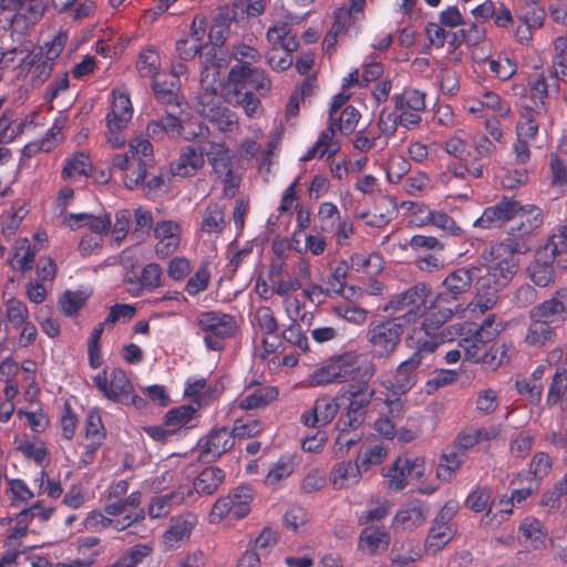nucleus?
Masks as SVG:
<instances>
[{
	"mask_svg": "<svg viewBox=\"0 0 567 567\" xmlns=\"http://www.w3.org/2000/svg\"><path fill=\"white\" fill-rule=\"evenodd\" d=\"M155 252L159 258L173 255L181 243V226L174 220L157 221L154 227Z\"/></svg>",
	"mask_w": 567,
	"mask_h": 567,
	"instance_id": "obj_23",
	"label": "nucleus"
},
{
	"mask_svg": "<svg viewBox=\"0 0 567 567\" xmlns=\"http://www.w3.org/2000/svg\"><path fill=\"white\" fill-rule=\"evenodd\" d=\"M164 105L165 114L162 115L157 121L168 136H179L183 131L182 121L179 118V115L183 113V104L182 102H178Z\"/></svg>",
	"mask_w": 567,
	"mask_h": 567,
	"instance_id": "obj_47",
	"label": "nucleus"
},
{
	"mask_svg": "<svg viewBox=\"0 0 567 567\" xmlns=\"http://www.w3.org/2000/svg\"><path fill=\"white\" fill-rule=\"evenodd\" d=\"M28 213L29 210L24 205H13L10 209L3 212L0 215V227L3 236L9 238L16 235Z\"/></svg>",
	"mask_w": 567,
	"mask_h": 567,
	"instance_id": "obj_48",
	"label": "nucleus"
},
{
	"mask_svg": "<svg viewBox=\"0 0 567 567\" xmlns=\"http://www.w3.org/2000/svg\"><path fill=\"white\" fill-rule=\"evenodd\" d=\"M388 138L389 137H384L379 130L377 133L372 130L362 128L355 133L352 144L357 151L368 153L378 146H380V148L385 147Z\"/></svg>",
	"mask_w": 567,
	"mask_h": 567,
	"instance_id": "obj_50",
	"label": "nucleus"
},
{
	"mask_svg": "<svg viewBox=\"0 0 567 567\" xmlns=\"http://www.w3.org/2000/svg\"><path fill=\"white\" fill-rule=\"evenodd\" d=\"M153 551V547L147 544H136L130 547L112 565L106 567H137Z\"/></svg>",
	"mask_w": 567,
	"mask_h": 567,
	"instance_id": "obj_52",
	"label": "nucleus"
},
{
	"mask_svg": "<svg viewBox=\"0 0 567 567\" xmlns=\"http://www.w3.org/2000/svg\"><path fill=\"white\" fill-rule=\"evenodd\" d=\"M554 54L551 64L557 80H565L567 76V38L557 37L554 42Z\"/></svg>",
	"mask_w": 567,
	"mask_h": 567,
	"instance_id": "obj_61",
	"label": "nucleus"
},
{
	"mask_svg": "<svg viewBox=\"0 0 567 567\" xmlns=\"http://www.w3.org/2000/svg\"><path fill=\"white\" fill-rule=\"evenodd\" d=\"M361 368L359 354L348 351L326 360L309 374L308 381L311 386L346 383L350 379H355Z\"/></svg>",
	"mask_w": 567,
	"mask_h": 567,
	"instance_id": "obj_8",
	"label": "nucleus"
},
{
	"mask_svg": "<svg viewBox=\"0 0 567 567\" xmlns=\"http://www.w3.org/2000/svg\"><path fill=\"white\" fill-rule=\"evenodd\" d=\"M423 555V549L419 543L406 540L401 544L395 543L390 551V560L398 567H413Z\"/></svg>",
	"mask_w": 567,
	"mask_h": 567,
	"instance_id": "obj_35",
	"label": "nucleus"
},
{
	"mask_svg": "<svg viewBox=\"0 0 567 567\" xmlns=\"http://www.w3.org/2000/svg\"><path fill=\"white\" fill-rule=\"evenodd\" d=\"M17 450L21 452L24 457L34 461L39 466H42L49 456L48 449L41 440H22L19 442Z\"/></svg>",
	"mask_w": 567,
	"mask_h": 567,
	"instance_id": "obj_64",
	"label": "nucleus"
},
{
	"mask_svg": "<svg viewBox=\"0 0 567 567\" xmlns=\"http://www.w3.org/2000/svg\"><path fill=\"white\" fill-rule=\"evenodd\" d=\"M192 495V488L188 485H181L175 491L155 496L151 499L147 514L152 518L166 516L174 505L182 504Z\"/></svg>",
	"mask_w": 567,
	"mask_h": 567,
	"instance_id": "obj_27",
	"label": "nucleus"
},
{
	"mask_svg": "<svg viewBox=\"0 0 567 567\" xmlns=\"http://www.w3.org/2000/svg\"><path fill=\"white\" fill-rule=\"evenodd\" d=\"M225 227L224 208L218 203L210 202L203 213L200 230L206 234H220Z\"/></svg>",
	"mask_w": 567,
	"mask_h": 567,
	"instance_id": "obj_46",
	"label": "nucleus"
},
{
	"mask_svg": "<svg viewBox=\"0 0 567 567\" xmlns=\"http://www.w3.org/2000/svg\"><path fill=\"white\" fill-rule=\"evenodd\" d=\"M484 262L486 265L482 267H460L445 277L442 282V290L432 300L430 316L422 321L424 327H427L430 331L435 330L437 332L455 313L463 311L465 308L461 300L471 289L475 279L477 280V295L468 306L472 307L474 312L485 313L488 310H483L482 301L486 298L487 292L493 289L494 282H489V286L483 285V280L488 275L492 266V262Z\"/></svg>",
	"mask_w": 567,
	"mask_h": 567,
	"instance_id": "obj_2",
	"label": "nucleus"
},
{
	"mask_svg": "<svg viewBox=\"0 0 567 567\" xmlns=\"http://www.w3.org/2000/svg\"><path fill=\"white\" fill-rule=\"evenodd\" d=\"M520 202L514 197L503 196L499 202L484 208L482 215L473 221V227L482 229L499 228L514 219Z\"/></svg>",
	"mask_w": 567,
	"mask_h": 567,
	"instance_id": "obj_18",
	"label": "nucleus"
},
{
	"mask_svg": "<svg viewBox=\"0 0 567 567\" xmlns=\"http://www.w3.org/2000/svg\"><path fill=\"white\" fill-rule=\"evenodd\" d=\"M145 515L146 513L144 508H138L133 513L126 514L122 518H112L111 527L116 532L131 529V534H140L141 532H145L146 529L142 524L143 520L145 519Z\"/></svg>",
	"mask_w": 567,
	"mask_h": 567,
	"instance_id": "obj_57",
	"label": "nucleus"
},
{
	"mask_svg": "<svg viewBox=\"0 0 567 567\" xmlns=\"http://www.w3.org/2000/svg\"><path fill=\"white\" fill-rule=\"evenodd\" d=\"M432 293L431 286L425 282H417L406 290L393 295L385 306V310L399 312L396 320L405 327L416 323L421 318L424 320L430 316L432 301L429 305V297Z\"/></svg>",
	"mask_w": 567,
	"mask_h": 567,
	"instance_id": "obj_6",
	"label": "nucleus"
},
{
	"mask_svg": "<svg viewBox=\"0 0 567 567\" xmlns=\"http://www.w3.org/2000/svg\"><path fill=\"white\" fill-rule=\"evenodd\" d=\"M152 79L153 90L157 101L162 104L181 102L176 94V91L178 90L176 76L158 72Z\"/></svg>",
	"mask_w": 567,
	"mask_h": 567,
	"instance_id": "obj_38",
	"label": "nucleus"
},
{
	"mask_svg": "<svg viewBox=\"0 0 567 567\" xmlns=\"http://www.w3.org/2000/svg\"><path fill=\"white\" fill-rule=\"evenodd\" d=\"M235 441L227 426L213 427L197 442L198 460L215 462L234 447Z\"/></svg>",
	"mask_w": 567,
	"mask_h": 567,
	"instance_id": "obj_17",
	"label": "nucleus"
},
{
	"mask_svg": "<svg viewBox=\"0 0 567 567\" xmlns=\"http://www.w3.org/2000/svg\"><path fill=\"white\" fill-rule=\"evenodd\" d=\"M234 441L247 440L259 435L262 432L261 422L254 417L236 419L233 427L229 429Z\"/></svg>",
	"mask_w": 567,
	"mask_h": 567,
	"instance_id": "obj_56",
	"label": "nucleus"
},
{
	"mask_svg": "<svg viewBox=\"0 0 567 567\" xmlns=\"http://www.w3.org/2000/svg\"><path fill=\"white\" fill-rule=\"evenodd\" d=\"M424 471L423 458L400 455L390 465L382 468V475L386 478L390 491L401 492L406 487L410 476L421 477L424 475Z\"/></svg>",
	"mask_w": 567,
	"mask_h": 567,
	"instance_id": "obj_16",
	"label": "nucleus"
},
{
	"mask_svg": "<svg viewBox=\"0 0 567 567\" xmlns=\"http://www.w3.org/2000/svg\"><path fill=\"white\" fill-rule=\"evenodd\" d=\"M92 168L90 156L83 152L76 153L73 157L66 159L65 165L62 169V178H71L76 175L89 176Z\"/></svg>",
	"mask_w": 567,
	"mask_h": 567,
	"instance_id": "obj_59",
	"label": "nucleus"
},
{
	"mask_svg": "<svg viewBox=\"0 0 567 567\" xmlns=\"http://www.w3.org/2000/svg\"><path fill=\"white\" fill-rule=\"evenodd\" d=\"M87 298L89 296L83 291L66 290L59 298L58 305L65 317H73L83 308Z\"/></svg>",
	"mask_w": 567,
	"mask_h": 567,
	"instance_id": "obj_58",
	"label": "nucleus"
},
{
	"mask_svg": "<svg viewBox=\"0 0 567 567\" xmlns=\"http://www.w3.org/2000/svg\"><path fill=\"white\" fill-rule=\"evenodd\" d=\"M351 266L357 271H367L369 274H379L383 269V258L378 252L364 255L354 252L350 257Z\"/></svg>",
	"mask_w": 567,
	"mask_h": 567,
	"instance_id": "obj_60",
	"label": "nucleus"
},
{
	"mask_svg": "<svg viewBox=\"0 0 567 567\" xmlns=\"http://www.w3.org/2000/svg\"><path fill=\"white\" fill-rule=\"evenodd\" d=\"M530 279L538 287H548L555 281V268L551 262L534 260L528 268Z\"/></svg>",
	"mask_w": 567,
	"mask_h": 567,
	"instance_id": "obj_62",
	"label": "nucleus"
},
{
	"mask_svg": "<svg viewBox=\"0 0 567 567\" xmlns=\"http://www.w3.org/2000/svg\"><path fill=\"white\" fill-rule=\"evenodd\" d=\"M161 64L159 54L154 49L140 52L136 69L142 78H153L158 73Z\"/></svg>",
	"mask_w": 567,
	"mask_h": 567,
	"instance_id": "obj_63",
	"label": "nucleus"
},
{
	"mask_svg": "<svg viewBox=\"0 0 567 567\" xmlns=\"http://www.w3.org/2000/svg\"><path fill=\"white\" fill-rule=\"evenodd\" d=\"M444 338H446L444 331L437 334L435 330L430 331L423 323L414 328L406 339L408 346L414 348L413 353L396 367L390 378L382 381L383 385L395 395L408 393L417 382L423 353L434 352Z\"/></svg>",
	"mask_w": 567,
	"mask_h": 567,
	"instance_id": "obj_3",
	"label": "nucleus"
},
{
	"mask_svg": "<svg viewBox=\"0 0 567 567\" xmlns=\"http://www.w3.org/2000/svg\"><path fill=\"white\" fill-rule=\"evenodd\" d=\"M226 473L218 466L205 467L194 480L193 488L202 495H213L224 483Z\"/></svg>",
	"mask_w": 567,
	"mask_h": 567,
	"instance_id": "obj_36",
	"label": "nucleus"
},
{
	"mask_svg": "<svg viewBox=\"0 0 567 567\" xmlns=\"http://www.w3.org/2000/svg\"><path fill=\"white\" fill-rule=\"evenodd\" d=\"M205 164L204 152L193 145L182 147L178 158L172 164L171 169L175 176H194Z\"/></svg>",
	"mask_w": 567,
	"mask_h": 567,
	"instance_id": "obj_28",
	"label": "nucleus"
},
{
	"mask_svg": "<svg viewBox=\"0 0 567 567\" xmlns=\"http://www.w3.org/2000/svg\"><path fill=\"white\" fill-rule=\"evenodd\" d=\"M94 386L110 401L128 404V398L134 392L133 384L126 372L121 368L106 369L93 377Z\"/></svg>",
	"mask_w": 567,
	"mask_h": 567,
	"instance_id": "obj_15",
	"label": "nucleus"
},
{
	"mask_svg": "<svg viewBox=\"0 0 567 567\" xmlns=\"http://www.w3.org/2000/svg\"><path fill=\"white\" fill-rule=\"evenodd\" d=\"M492 494L493 492L489 486H476L467 495L465 499V505L468 509L475 513H482L486 511V514L483 519L488 518L493 513V508L495 506L494 502H491Z\"/></svg>",
	"mask_w": 567,
	"mask_h": 567,
	"instance_id": "obj_43",
	"label": "nucleus"
},
{
	"mask_svg": "<svg viewBox=\"0 0 567 567\" xmlns=\"http://www.w3.org/2000/svg\"><path fill=\"white\" fill-rule=\"evenodd\" d=\"M464 462V456L452 445L446 446L436 466V477L440 481L451 482Z\"/></svg>",
	"mask_w": 567,
	"mask_h": 567,
	"instance_id": "obj_37",
	"label": "nucleus"
},
{
	"mask_svg": "<svg viewBox=\"0 0 567 567\" xmlns=\"http://www.w3.org/2000/svg\"><path fill=\"white\" fill-rule=\"evenodd\" d=\"M208 95L200 97V109L198 113L223 133H236L239 131L237 114L223 104V102H210Z\"/></svg>",
	"mask_w": 567,
	"mask_h": 567,
	"instance_id": "obj_20",
	"label": "nucleus"
},
{
	"mask_svg": "<svg viewBox=\"0 0 567 567\" xmlns=\"http://www.w3.org/2000/svg\"><path fill=\"white\" fill-rule=\"evenodd\" d=\"M35 262V247H32L28 238H20L14 247V254L9 260L13 270L23 275L33 268Z\"/></svg>",
	"mask_w": 567,
	"mask_h": 567,
	"instance_id": "obj_41",
	"label": "nucleus"
},
{
	"mask_svg": "<svg viewBox=\"0 0 567 567\" xmlns=\"http://www.w3.org/2000/svg\"><path fill=\"white\" fill-rule=\"evenodd\" d=\"M484 109L493 111L498 117L507 116L511 111L509 104L493 91L481 92L476 99V104L472 105L470 111L474 113Z\"/></svg>",
	"mask_w": 567,
	"mask_h": 567,
	"instance_id": "obj_45",
	"label": "nucleus"
},
{
	"mask_svg": "<svg viewBox=\"0 0 567 567\" xmlns=\"http://www.w3.org/2000/svg\"><path fill=\"white\" fill-rule=\"evenodd\" d=\"M197 409L192 404H183L168 410L164 415V425L171 427L176 434L183 429H193L196 426L193 421L196 417Z\"/></svg>",
	"mask_w": 567,
	"mask_h": 567,
	"instance_id": "obj_34",
	"label": "nucleus"
},
{
	"mask_svg": "<svg viewBox=\"0 0 567 567\" xmlns=\"http://www.w3.org/2000/svg\"><path fill=\"white\" fill-rule=\"evenodd\" d=\"M133 116V105L127 92L113 91V100L106 114V137L113 148H120L125 144L123 131Z\"/></svg>",
	"mask_w": 567,
	"mask_h": 567,
	"instance_id": "obj_12",
	"label": "nucleus"
},
{
	"mask_svg": "<svg viewBox=\"0 0 567 567\" xmlns=\"http://www.w3.org/2000/svg\"><path fill=\"white\" fill-rule=\"evenodd\" d=\"M539 115L536 110L526 109L516 124V136L523 140H535L539 131Z\"/></svg>",
	"mask_w": 567,
	"mask_h": 567,
	"instance_id": "obj_51",
	"label": "nucleus"
},
{
	"mask_svg": "<svg viewBox=\"0 0 567 567\" xmlns=\"http://www.w3.org/2000/svg\"><path fill=\"white\" fill-rule=\"evenodd\" d=\"M546 404L567 412V367L556 369L546 395Z\"/></svg>",
	"mask_w": 567,
	"mask_h": 567,
	"instance_id": "obj_32",
	"label": "nucleus"
},
{
	"mask_svg": "<svg viewBox=\"0 0 567 567\" xmlns=\"http://www.w3.org/2000/svg\"><path fill=\"white\" fill-rule=\"evenodd\" d=\"M516 217L519 225L512 227L506 238L495 245L485 247L481 254L483 261L492 262L488 275L484 278L483 285L494 287L483 299V310L493 309L498 301V292L513 279L518 269L516 254H525L530 249L529 236L539 228L544 221L543 210L534 204H520Z\"/></svg>",
	"mask_w": 567,
	"mask_h": 567,
	"instance_id": "obj_1",
	"label": "nucleus"
},
{
	"mask_svg": "<svg viewBox=\"0 0 567 567\" xmlns=\"http://www.w3.org/2000/svg\"><path fill=\"white\" fill-rule=\"evenodd\" d=\"M429 506L421 499H413L403 504L393 517L394 528L412 530L423 525L426 520Z\"/></svg>",
	"mask_w": 567,
	"mask_h": 567,
	"instance_id": "obj_24",
	"label": "nucleus"
},
{
	"mask_svg": "<svg viewBox=\"0 0 567 567\" xmlns=\"http://www.w3.org/2000/svg\"><path fill=\"white\" fill-rule=\"evenodd\" d=\"M336 133V128L327 121V127L319 133L315 143L317 148L321 150L320 158L327 157L329 159L340 151L341 143L334 137Z\"/></svg>",
	"mask_w": 567,
	"mask_h": 567,
	"instance_id": "obj_55",
	"label": "nucleus"
},
{
	"mask_svg": "<svg viewBox=\"0 0 567 567\" xmlns=\"http://www.w3.org/2000/svg\"><path fill=\"white\" fill-rule=\"evenodd\" d=\"M374 373L373 363L365 362L355 374V379H350L351 382L348 383L347 388L339 391L340 398L348 402L346 408L351 412L367 415V409L375 394L374 388L370 384Z\"/></svg>",
	"mask_w": 567,
	"mask_h": 567,
	"instance_id": "obj_10",
	"label": "nucleus"
},
{
	"mask_svg": "<svg viewBox=\"0 0 567 567\" xmlns=\"http://www.w3.org/2000/svg\"><path fill=\"white\" fill-rule=\"evenodd\" d=\"M298 48V40L288 41L286 48H270L266 53V61L274 71H286L292 64V52L297 51Z\"/></svg>",
	"mask_w": 567,
	"mask_h": 567,
	"instance_id": "obj_39",
	"label": "nucleus"
},
{
	"mask_svg": "<svg viewBox=\"0 0 567 567\" xmlns=\"http://www.w3.org/2000/svg\"><path fill=\"white\" fill-rule=\"evenodd\" d=\"M279 396L275 385H262L258 381H250L244 386L241 395L237 399V406L243 411L265 409Z\"/></svg>",
	"mask_w": 567,
	"mask_h": 567,
	"instance_id": "obj_21",
	"label": "nucleus"
},
{
	"mask_svg": "<svg viewBox=\"0 0 567 567\" xmlns=\"http://www.w3.org/2000/svg\"><path fill=\"white\" fill-rule=\"evenodd\" d=\"M256 496L252 486L243 484L233 488L226 496L219 497L210 511L212 522L221 520L226 517L240 519L250 513V504Z\"/></svg>",
	"mask_w": 567,
	"mask_h": 567,
	"instance_id": "obj_11",
	"label": "nucleus"
},
{
	"mask_svg": "<svg viewBox=\"0 0 567 567\" xmlns=\"http://www.w3.org/2000/svg\"><path fill=\"white\" fill-rule=\"evenodd\" d=\"M362 468L359 463L342 461L337 463L331 471V482L336 489L349 488L358 484L361 480Z\"/></svg>",
	"mask_w": 567,
	"mask_h": 567,
	"instance_id": "obj_31",
	"label": "nucleus"
},
{
	"mask_svg": "<svg viewBox=\"0 0 567 567\" xmlns=\"http://www.w3.org/2000/svg\"><path fill=\"white\" fill-rule=\"evenodd\" d=\"M213 173L223 184V195L233 198L237 195L241 175L234 171V156L225 143L210 142L206 152Z\"/></svg>",
	"mask_w": 567,
	"mask_h": 567,
	"instance_id": "obj_9",
	"label": "nucleus"
},
{
	"mask_svg": "<svg viewBox=\"0 0 567 567\" xmlns=\"http://www.w3.org/2000/svg\"><path fill=\"white\" fill-rule=\"evenodd\" d=\"M518 540L526 548L540 550L546 547L547 532L539 519L528 516L518 526Z\"/></svg>",
	"mask_w": 567,
	"mask_h": 567,
	"instance_id": "obj_26",
	"label": "nucleus"
},
{
	"mask_svg": "<svg viewBox=\"0 0 567 567\" xmlns=\"http://www.w3.org/2000/svg\"><path fill=\"white\" fill-rule=\"evenodd\" d=\"M339 399V393L337 396L326 395L316 399L312 409L301 414L300 422L312 429L329 424L340 410Z\"/></svg>",
	"mask_w": 567,
	"mask_h": 567,
	"instance_id": "obj_22",
	"label": "nucleus"
},
{
	"mask_svg": "<svg viewBox=\"0 0 567 567\" xmlns=\"http://www.w3.org/2000/svg\"><path fill=\"white\" fill-rule=\"evenodd\" d=\"M454 534L455 528L453 526L432 524L424 544V548L436 553L441 550L447 543H450Z\"/></svg>",
	"mask_w": 567,
	"mask_h": 567,
	"instance_id": "obj_53",
	"label": "nucleus"
},
{
	"mask_svg": "<svg viewBox=\"0 0 567 567\" xmlns=\"http://www.w3.org/2000/svg\"><path fill=\"white\" fill-rule=\"evenodd\" d=\"M252 323L262 334L261 343L265 352L262 358L280 350H285L279 336V323L274 311L269 307L258 308L254 315Z\"/></svg>",
	"mask_w": 567,
	"mask_h": 567,
	"instance_id": "obj_19",
	"label": "nucleus"
},
{
	"mask_svg": "<svg viewBox=\"0 0 567 567\" xmlns=\"http://www.w3.org/2000/svg\"><path fill=\"white\" fill-rule=\"evenodd\" d=\"M195 518L190 515L178 516L172 520L169 528L164 534V542L169 547L188 539L195 526Z\"/></svg>",
	"mask_w": 567,
	"mask_h": 567,
	"instance_id": "obj_42",
	"label": "nucleus"
},
{
	"mask_svg": "<svg viewBox=\"0 0 567 567\" xmlns=\"http://www.w3.org/2000/svg\"><path fill=\"white\" fill-rule=\"evenodd\" d=\"M198 334L203 337L205 347L210 351H221L225 341L238 332L237 320L234 315L220 310L202 311L195 319Z\"/></svg>",
	"mask_w": 567,
	"mask_h": 567,
	"instance_id": "obj_7",
	"label": "nucleus"
},
{
	"mask_svg": "<svg viewBox=\"0 0 567 567\" xmlns=\"http://www.w3.org/2000/svg\"><path fill=\"white\" fill-rule=\"evenodd\" d=\"M228 86L231 93L257 92L266 96L272 84L265 70L249 63H236L228 72Z\"/></svg>",
	"mask_w": 567,
	"mask_h": 567,
	"instance_id": "obj_13",
	"label": "nucleus"
},
{
	"mask_svg": "<svg viewBox=\"0 0 567 567\" xmlns=\"http://www.w3.org/2000/svg\"><path fill=\"white\" fill-rule=\"evenodd\" d=\"M184 395L192 399L197 406L208 405L220 395L217 384L207 385L205 378L187 379Z\"/></svg>",
	"mask_w": 567,
	"mask_h": 567,
	"instance_id": "obj_30",
	"label": "nucleus"
},
{
	"mask_svg": "<svg viewBox=\"0 0 567 567\" xmlns=\"http://www.w3.org/2000/svg\"><path fill=\"white\" fill-rule=\"evenodd\" d=\"M512 350V347H507L506 344L495 343L489 347L486 346L483 351L482 359H480L478 363H482L485 369L496 370L499 365L509 359L508 351Z\"/></svg>",
	"mask_w": 567,
	"mask_h": 567,
	"instance_id": "obj_54",
	"label": "nucleus"
},
{
	"mask_svg": "<svg viewBox=\"0 0 567 567\" xmlns=\"http://www.w3.org/2000/svg\"><path fill=\"white\" fill-rule=\"evenodd\" d=\"M153 161L151 142L146 138H135L130 142L126 153L113 156L112 167L123 174L124 185L128 189H133L144 182L147 168Z\"/></svg>",
	"mask_w": 567,
	"mask_h": 567,
	"instance_id": "obj_5",
	"label": "nucleus"
},
{
	"mask_svg": "<svg viewBox=\"0 0 567 567\" xmlns=\"http://www.w3.org/2000/svg\"><path fill=\"white\" fill-rule=\"evenodd\" d=\"M557 315L567 318V287L558 289L553 298L534 306V316L553 318Z\"/></svg>",
	"mask_w": 567,
	"mask_h": 567,
	"instance_id": "obj_40",
	"label": "nucleus"
},
{
	"mask_svg": "<svg viewBox=\"0 0 567 567\" xmlns=\"http://www.w3.org/2000/svg\"><path fill=\"white\" fill-rule=\"evenodd\" d=\"M404 327L394 317L380 322H371L367 331V339L373 353L378 357H385L393 352L401 340Z\"/></svg>",
	"mask_w": 567,
	"mask_h": 567,
	"instance_id": "obj_14",
	"label": "nucleus"
},
{
	"mask_svg": "<svg viewBox=\"0 0 567 567\" xmlns=\"http://www.w3.org/2000/svg\"><path fill=\"white\" fill-rule=\"evenodd\" d=\"M529 323L526 333L525 342L533 348H542L547 343L553 342L556 338V330L550 324L551 317H537L534 316V307L529 311Z\"/></svg>",
	"mask_w": 567,
	"mask_h": 567,
	"instance_id": "obj_25",
	"label": "nucleus"
},
{
	"mask_svg": "<svg viewBox=\"0 0 567 567\" xmlns=\"http://www.w3.org/2000/svg\"><path fill=\"white\" fill-rule=\"evenodd\" d=\"M451 329L455 330V334L460 337L458 348L463 350L464 359L470 362L478 363L489 341L480 338L475 333H470L468 329H465L462 324H453Z\"/></svg>",
	"mask_w": 567,
	"mask_h": 567,
	"instance_id": "obj_29",
	"label": "nucleus"
},
{
	"mask_svg": "<svg viewBox=\"0 0 567 567\" xmlns=\"http://www.w3.org/2000/svg\"><path fill=\"white\" fill-rule=\"evenodd\" d=\"M393 109L383 107L378 116L377 125L384 137H392L401 126L413 131L421 126L422 115L426 110V94L412 86H404L391 97Z\"/></svg>",
	"mask_w": 567,
	"mask_h": 567,
	"instance_id": "obj_4",
	"label": "nucleus"
},
{
	"mask_svg": "<svg viewBox=\"0 0 567 567\" xmlns=\"http://www.w3.org/2000/svg\"><path fill=\"white\" fill-rule=\"evenodd\" d=\"M389 453L388 446L383 443H373L364 447L357 456V462L363 472L372 466L380 465L384 462Z\"/></svg>",
	"mask_w": 567,
	"mask_h": 567,
	"instance_id": "obj_49",
	"label": "nucleus"
},
{
	"mask_svg": "<svg viewBox=\"0 0 567 567\" xmlns=\"http://www.w3.org/2000/svg\"><path fill=\"white\" fill-rule=\"evenodd\" d=\"M361 118L359 110L352 105H347L337 115L328 116V122L337 132L342 135H351Z\"/></svg>",
	"mask_w": 567,
	"mask_h": 567,
	"instance_id": "obj_44",
	"label": "nucleus"
},
{
	"mask_svg": "<svg viewBox=\"0 0 567 567\" xmlns=\"http://www.w3.org/2000/svg\"><path fill=\"white\" fill-rule=\"evenodd\" d=\"M390 542V533L384 527L370 526L361 530L358 547L367 550L370 555H375L380 549H386Z\"/></svg>",
	"mask_w": 567,
	"mask_h": 567,
	"instance_id": "obj_33",
	"label": "nucleus"
}]
</instances>
